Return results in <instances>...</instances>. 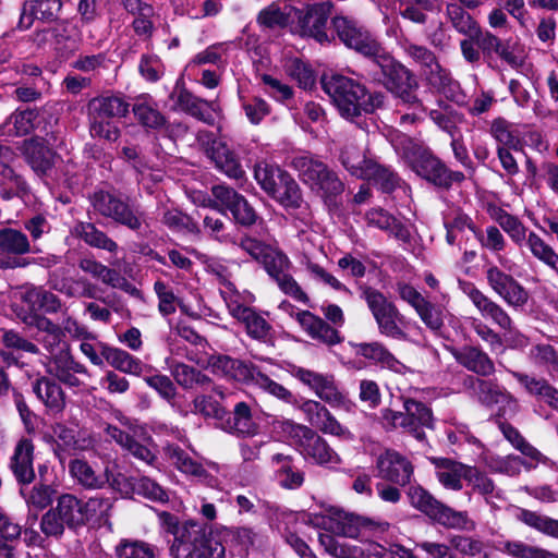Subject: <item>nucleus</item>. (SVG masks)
I'll return each instance as SVG.
<instances>
[{
    "instance_id": "nucleus-1",
    "label": "nucleus",
    "mask_w": 558,
    "mask_h": 558,
    "mask_svg": "<svg viewBox=\"0 0 558 558\" xmlns=\"http://www.w3.org/2000/svg\"><path fill=\"white\" fill-rule=\"evenodd\" d=\"M332 26L347 47L371 58L380 68L386 86L392 94L403 104L416 105L422 109V102L415 94L418 85L413 73L386 52L368 31L343 16L335 17Z\"/></svg>"
},
{
    "instance_id": "nucleus-2",
    "label": "nucleus",
    "mask_w": 558,
    "mask_h": 558,
    "mask_svg": "<svg viewBox=\"0 0 558 558\" xmlns=\"http://www.w3.org/2000/svg\"><path fill=\"white\" fill-rule=\"evenodd\" d=\"M322 86L341 117L348 120L373 112L384 105L381 93L368 94L364 85L341 74L324 75Z\"/></svg>"
},
{
    "instance_id": "nucleus-3",
    "label": "nucleus",
    "mask_w": 558,
    "mask_h": 558,
    "mask_svg": "<svg viewBox=\"0 0 558 558\" xmlns=\"http://www.w3.org/2000/svg\"><path fill=\"white\" fill-rule=\"evenodd\" d=\"M392 145L417 175L436 186L449 189L453 183H461L465 179L463 172L450 170L428 148L417 145L404 135L393 141Z\"/></svg>"
},
{
    "instance_id": "nucleus-4",
    "label": "nucleus",
    "mask_w": 558,
    "mask_h": 558,
    "mask_svg": "<svg viewBox=\"0 0 558 558\" xmlns=\"http://www.w3.org/2000/svg\"><path fill=\"white\" fill-rule=\"evenodd\" d=\"M213 373L238 381L251 383L264 392L286 403H292L293 393L270 378L260 367L246 364L245 362L232 359L227 355H214L208 360Z\"/></svg>"
},
{
    "instance_id": "nucleus-5",
    "label": "nucleus",
    "mask_w": 558,
    "mask_h": 558,
    "mask_svg": "<svg viewBox=\"0 0 558 558\" xmlns=\"http://www.w3.org/2000/svg\"><path fill=\"white\" fill-rule=\"evenodd\" d=\"M170 553L173 558H223L225 546L207 536L199 523L186 521L174 531Z\"/></svg>"
},
{
    "instance_id": "nucleus-6",
    "label": "nucleus",
    "mask_w": 558,
    "mask_h": 558,
    "mask_svg": "<svg viewBox=\"0 0 558 558\" xmlns=\"http://www.w3.org/2000/svg\"><path fill=\"white\" fill-rule=\"evenodd\" d=\"M314 522L326 531L350 538L364 537L369 533H383L389 529V523L386 521L362 517L338 507H329L326 514L316 515Z\"/></svg>"
},
{
    "instance_id": "nucleus-7",
    "label": "nucleus",
    "mask_w": 558,
    "mask_h": 558,
    "mask_svg": "<svg viewBox=\"0 0 558 558\" xmlns=\"http://www.w3.org/2000/svg\"><path fill=\"white\" fill-rule=\"evenodd\" d=\"M290 166L299 172L302 181L320 197L327 198L343 192L344 185L338 174L326 163L308 153L292 157Z\"/></svg>"
},
{
    "instance_id": "nucleus-8",
    "label": "nucleus",
    "mask_w": 558,
    "mask_h": 558,
    "mask_svg": "<svg viewBox=\"0 0 558 558\" xmlns=\"http://www.w3.org/2000/svg\"><path fill=\"white\" fill-rule=\"evenodd\" d=\"M403 411L386 409L383 412L384 423L391 428H401L415 439H425V428H434V415L432 409L413 398H402Z\"/></svg>"
},
{
    "instance_id": "nucleus-9",
    "label": "nucleus",
    "mask_w": 558,
    "mask_h": 558,
    "mask_svg": "<svg viewBox=\"0 0 558 558\" xmlns=\"http://www.w3.org/2000/svg\"><path fill=\"white\" fill-rule=\"evenodd\" d=\"M409 498L415 509L447 529L470 530L474 527L466 511H457L446 506L421 486L411 487Z\"/></svg>"
},
{
    "instance_id": "nucleus-10",
    "label": "nucleus",
    "mask_w": 558,
    "mask_h": 558,
    "mask_svg": "<svg viewBox=\"0 0 558 558\" xmlns=\"http://www.w3.org/2000/svg\"><path fill=\"white\" fill-rule=\"evenodd\" d=\"M290 374L332 408L345 411L352 409L353 403L350 401L347 393L338 388L332 374L318 373L296 365L291 366Z\"/></svg>"
},
{
    "instance_id": "nucleus-11",
    "label": "nucleus",
    "mask_w": 558,
    "mask_h": 558,
    "mask_svg": "<svg viewBox=\"0 0 558 558\" xmlns=\"http://www.w3.org/2000/svg\"><path fill=\"white\" fill-rule=\"evenodd\" d=\"M362 298L365 300L381 335L393 339L405 337L401 326L404 319L403 315L380 291L366 287L362 291Z\"/></svg>"
},
{
    "instance_id": "nucleus-12",
    "label": "nucleus",
    "mask_w": 558,
    "mask_h": 558,
    "mask_svg": "<svg viewBox=\"0 0 558 558\" xmlns=\"http://www.w3.org/2000/svg\"><path fill=\"white\" fill-rule=\"evenodd\" d=\"M90 204L96 213L110 218L126 228L138 231L143 226V213L133 209L117 195L107 191H96L90 197Z\"/></svg>"
},
{
    "instance_id": "nucleus-13",
    "label": "nucleus",
    "mask_w": 558,
    "mask_h": 558,
    "mask_svg": "<svg viewBox=\"0 0 558 558\" xmlns=\"http://www.w3.org/2000/svg\"><path fill=\"white\" fill-rule=\"evenodd\" d=\"M47 373L71 389L83 390L90 379L87 367L76 361L69 349H61L51 355L46 364Z\"/></svg>"
},
{
    "instance_id": "nucleus-14",
    "label": "nucleus",
    "mask_w": 558,
    "mask_h": 558,
    "mask_svg": "<svg viewBox=\"0 0 558 558\" xmlns=\"http://www.w3.org/2000/svg\"><path fill=\"white\" fill-rule=\"evenodd\" d=\"M197 142L219 171L235 180L242 179L245 175V171L236 155L225 142L216 138L214 133L199 131L197 133Z\"/></svg>"
},
{
    "instance_id": "nucleus-15",
    "label": "nucleus",
    "mask_w": 558,
    "mask_h": 558,
    "mask_svg": "<svg viewBox=\"0 0 558 558\" xmlns=\"http://www.w3.org/2000/svg\"><path fill=\"white\" fill-rule=\"evenodd\" d=\"M211 194L214 202L209 203V207L223 213V209L232 214L234 221L241 226L250 227L257 220V214L248 201L235 190L227 185H214Z\"/></svg>"
},
{
    "instance_id": "nucleus-16",
    "label": "nucleus",
    "mask_w": 558,
    "mask_h": 558,
    "mask_svg": "<svg viewBox=\"0 0 558 558\" xmlns=\"http://www.w3.org/2000/svg\"><path fill=\"white\" fill-rule=\"evenodd\" d=\"M54 437V454L63 463L66 454H76L94 448L95 440L90 433L78 427H70L63 423L52 426Z\"/></svg>"
},
{
    "instance_id": "nucleus-17",
    "label": "nucleus",
    "mask_w": 558,
    "mask_h": 558,
    "mask_svg": "<svg viewBox=\"0 0 558 558\" xmlns=\"http://www.w3.org/2000/svg\"><path fill=\"white\" fill-rule=\"evenodd\" d=\"M375 468L379 478L399 486L409 484L413 475L411 461L393 449L381 452L376 459Z\"/></svg>"
},
{
    "instance_id": "nucleus-18",
    "label": "nucleus",
    "mask_w": 558,
    "mask_h": 558,
    "mask_svg": "<svg viewBox=\"0 0 558 558\" xmlns=\"http://www.w3.org/2000/svg\"><path fill=\"white\" fill-rule=\"evenodd\" d=\"M50 284L52 289L69 298L94 299L109 307L114 306V294L102 295V289L86 277H70L58 280L51 275Z\"/></svg>"
},
{
    "instance_id": "nucleus-19",
    "label": "nucleus",
    "mask_w": 558,
    "mask_h": 558,
    "mask_svg": "<svg viewBox=\"0 0 558 558\" xmlns=\"http://www.w3.org/2000/svg\"><path fill=\"white\" fill-rule=\"evenodd\" d=\"M462 292L470 299L483 318L490 319L501 329H509L512 319L509 314L495 301L484 294L472 282L460 281Z\"/></svg>"
},
{
    "instance_id": "nucleus-20",
    "label": "nucleus",
    "mask_w": 558,
    "mask_h": 558,
    "mask_svg": "<svg viewBox=\"0 0 558 558\" xmlns=\"http://www.w3.org/2000/svg\"><path fill=\"white\" fill-rule=\"evenodd\" d=\"M462 292L470 299L483 318L490 319L501 329H509L512 319L509 314L495 301L484 294L472 282L460 281Z\"/></svg>"
},
{
    "instance_id": "nucleus-21",
    "label": "nucleus",
    "mask_w": 558,
    "mask_h": 558,
    "mask_svg": "<svg viewBox=\"0 0 558 558\" xmlns=\"http://www.w3.org/2000/svg\"><path fill=\"white\" fill-rule=\"evenodd\" d=\"M330 3H318L308 7L305 11L298 10V26L302 36L315 38L319 43L328 41L326 24L331 10Z\"/></svg>"
},
{
    "instance_id": "nucleus-22",
    "label": "nucleus",
    "mask_w": 558,
    "mask_h": 558,
    "mask_svg": "<svg viewBox=\"0 0 558 558\" xmlns=\"http://www.w3.org/2000/svg\"><path fill=\"white\" fill-rule=\"evenodd\" d=\"M22 154L33 171L39 177L48 175L59 158L41 137L25 140Z\"/></svg>"
},
{
    "instance_id": "nucleus-23",
    "label": "nucleus",
    "mask_w": 558,
    "mask_h": 558,
    "mask_svg": "<svg viewBox=\"0 0 558 558\" xmlns=\"http://www.w3.org/2000/svg\"><path fill=\"white\" fill-rule=\"evenodd\" d=\"M232 317L242 323L246 333L258 341H266L271 335V325L254 308L244 306L240 300L229 301L227 305Z\"/></svg>"
},
{
    "instance_id": "nucleus-24",
    "label": "nucleus",
    "mask_w": 558,
    "mask_h": 558,
    "mask_svg": "<svg viewBox=\"0 0 558 558\" xmlns=\"http://www.w3.org/2000/svg\"><path fill=\"white\" fill-rule=\"evenodd\" d=\"M69 473L72 480L86 489H101L107 484L116 485V480L107 466L104 472H97L85 459L75 458L69 462Z\"/></svg>"
},
{
    "instance_id": "nucleus-25",
    "label": "nucleus",
    "mask_w": 558,
    "mask_h": 558,
    "mask_svg": "<svg viewBox=\"0 0 558 558\" xmlns=\"http://www.w3.org/2000/svg\"><path fill=\"white\" fill-rule=\"evenodd\" d=\"M163 452L169 463L180 472L194 476L210 486L216 484L214 476L208 474L206 469L180 446L175 444H168L163 448Z\"/></svg>"
},
{
    "instance_id": "nucleus-26",
    "label": "nucleus",
    "mask_w": 558,
    "mask_h": 558,
    "mask_svg": "<svg viewBox=\"0 0 558 558\" xmlns=\"http://www.w3.org/2000/svg\"><path fill=\"white\" fill-rule=\"evenodd\" d=\"M220 428L239 437H254L258 434L259 425L253 418L251 407L241 401L234 405L232 412L227 411Z\"/></svg>"
},
{
    "instance_id": "nucleus-27",
    "label": "nucleus",
    "mask_w": 558,
    "mask_h": 558,
    "mask_svg": "<svg viewBox=\"0 0 558 558\" xmlns=\"http://www.w3.org/2000/svg\"><path fill=\"white\" fill-rule=\"evenodd\" d=\"M300 451L306 458L319 465L338 464V453L317 435L313 429H306L302 439L299 440Z\"/></svg>"
},
{
    "instance_id": "nucleus-28",
    "label": "nucleus",
    "mask_w": 558,
    "mask_h": 558,
    "mask_svg": "<svg viewBox=\"0 0 558 558\" xmlns=\"http://www.w3.org/2000/svg\"><path fill=\"white\" fill-rule=\"evenodd\" d=\"M34 445L28 438H21L10 459V470L20 484H29L35 478L33 465Z\"/></svg>"
},
{
    "instance_id": "nucleus-29",
    "label": "nucleus",
    "mask_w": 558,
    "mask_h": 558,
    "mask_svg": "<svg viewBox=\"0 0 558 558\" xmlns=\"http://www.w3.org/2000/svg\"><path fill=\"white\" fill-rule=\"evenodd\" d=\"M511 374L531 397L558 411V388L549 384L545 378L520 372H511Z\"/></svg>"
},
{
    "instance_id": "nucleus-30",
    "label": "nucleus",
    "mask_w": 558,
    "mask_h": 558,
    "mask_svg": "<svg viewBox=\"0 0 558 558\" xmlns=\"http://www.w3.org/2000/svg\"><path fill=\"white\" fill-rule=\"evenodd\" d=\"M296 320L302 329L314 340L326 345H333L341 342L339 331L328 325L323 318L308 311L298 313Z\"/></svg>"
},
{
    "instance_id": "nucleus-31",
    "label": "nucleus",
    "mask_w": 558,
    "mask_h": 558,
    "mask_svg": "<svg viewBox=\"0 0 558 558\" xmlns=\"http://www.w3.org/2000/svg\"><path fill=\"white\" fill-rule=\"evenodd\" d=\"M78 267L85 274L90 275L94 279H98L104 284L113 289H121L125 292L136 291L132 283L122 277L118 270L110 268L94 258H81Z\"/></svg>"
},
{
    "instance_id": "nucleus-32",
    "label": "nucleus",
    "mask_w": 558,
    "mask_h": 558,
    "mask_svg": "<svg viewBox=\"0 0 558 558\" xmlns=\"http://www.w3.org/2000/svg\"><path fill=\"white\" fill-rule=\"evenodd\" d=\"M98 350L106 362L114 369L134 376H141L147 368L140 359L129 352L98 342Z\"/></svg>"
},
{
    "instance_id": "nucleus-33",
    "label": "nucleus",
    "mask_w": 558,
    "mask_h": 558,
    "mask_svg": "<svg viewBox=\"0 0 558 558\" xmlns=\"http://www.w3.org/2000/svg\"><path fill=\"white\" fill-rule=\"evenodd\" d=\"M364 218L368 227L388 232L403 243L411 240L410 229L384 208H372L365 213Z\"/></svg>"
},
{
    "instance_id": "nucleus-34",
    "label": "nucleus",
    "mask_w": 558,
    "mask_h": 558,
    "mask_svg": "<svg viewBox=\"0 0 558 558\" xmlns=\"http://www.w3.org/2000/svg\"><path fill=\"white\" fill-rule=\"evenodd\" d=\"M275 478L286 489H298L304 483V473L293 464V458L283 453H274L270 458Z\"/></svg>"
},
{
    "instance_id": "nucleus-35",
    "label": "nucleus",
    "mask_w": 558,
    "mask_h": 558,
    "mask_svg": "<svg viewBox=\"0 0 558 558\" xmlns=\"http://www.w3.org/2000/svg\"><path fill=\"white\" fill-rule=\"evenodd\" d=\"M172 98L181 110L205 123L213 124L214 117L209 110H216V101L201 99L184 88L174 93Z\"/></svg>"
},
{
    "instance_id": "nucleus-36",
    "label": "nucleus",
    "mask_w": 558,
    "mask_h": 558,
    "mask_svg": "<svg viewBox=\"0 0 558 558\" xmlns=\"http://www.w3.org/2000/svg\"><path fill=\"white\" fill-rule=\"evenodd\" d=\"M354 353L362 356L373 364L400 372L403 365L395 357V355L380 342H360L351 343Z\"/></svg>"
},
{
    "instance_id": "nucleus-37",
    "label": "nucleus",
    "mask_w": 558,
    "mask_h": 558,
    "mask_svg": "<svg viewBox=\"0 0 558 558\" xmlns=\"http://www.w3.org/2000/svg\"><path fill=\"white\" fill-rule=\"evenodd\" d=\"M454 357L459 364L477 375L489 376L495 372L494 362L478 347L465 345L454 352Z\"/></svg>"
},
{
    "instance_id": "nucleus-38",
    "label": "nucleus",
    "mask_w": 558,
    "mask_h": 558,
    "mask_svg": "<svg viewBox=\"0 0 558 558\" xmlns=\"http://www.w3.org/2000/svg\"><path fill=\"white\" fill-rule=\"evenodd\" d=\"M375 159L367 156L366 150L357 144H347L340 154L341 165L357 179H364Z\"/></svg>"
},
{
    "instance_id": "nucleus-39",
    "label": "nucleus",
    "mask_w": 558,
    "mask_h": 558,
    "mask_svg": "<svg viewBox=\"0 0 558 558\" xmlns=\"http://www.w3.org/2000/svg\"><path fill=\"white\" fill-rule=\"evenodd\" d=\"M471 388L473 396L486 407L515 403V399L494 381L476 378L472 380Z\"/></svg>"
},
{
    "instance_id": "nucleus-40",
    "label": "nucleus",
    "mask_w": 558,
    "mask_h": 558,
    "mask_svg": "<svg viewBox=\"0 0 558 558\" xmlns=\"http://www.w3.org/2000/svg\"><path fill=\"white\" fill-rule=\"evenodd\" d=\"M165 363L175 383L183 389H192L195 386L205 387L211 383V379L201 371L172 357H167Z\"/></svg>"
},
{
    "instance_id": "nucleus-41",
    "label": "nucleus",
    "mask_w": 558,
    "mask_h": 558,
    "mask_svg": "<svg viewBox=\"0 0 558 558\" xmlns=\"http://www.w3.org/2000/svg\"><path fill=\"white\" fill-rule=\"evenodd\" d=\"M436 476L439 483L447 489L461 490L462 480H466L469 465L451 459H438L435 461Z\"/></svg>"
},
{
    "instance_id": "nucleus-42",
    "label": "nucleus",
    "mask_w": 558,
    "mask_h": 558,
    "mask_svg": "<svg viewBox=\"0 0 558 558\" xmlns=\"http://www.w3.org/2000/svg\"><path fill=\"white\" fill-rule=\"evenodd\" d=\"M107 435L114 440L117 444H119L124 450H126L130 454H132L134 458L147 463L151 464L156 456L151 451V449L145 445L137 441L133 436L130 434L121 430L117 426L109 425L106 428Z\"/></svg>"
},
{
    "instance_id": "nucleus-43",
    "label": "nucleus",
    "mask_w": 558,
    "mask_h": 558,
    "mask_svg": "<svg viewBox=\"0 0 558 558\" xmlns=\"http://www.w3.org/2000/svg\"><path fill=\"white\" fill-rule=\"evenodd\" d=\"M33 390L37 398L52 411L60 412L63 410L65 405L64 392L52 378H38L33 385Z\"/></svg>"
},
{
    "instance_id": "nucleus-44",
    "label": "nucleus",
    "mask_w": 558,
    "mask_h": 558,
    "mask_svg": "<svg viewBox=\"0 0 558 558\" xmlns=\"http://www.w3.org/2000/svg\"><path fill=\"white\" fill-rule=\"evenodd\" d=\"M0 251L7 256L23 258V255L32 252V246L25 233L7 227L0 229Z\"/></svg>"
},
{
    "instance_id": "nucleus-45",
    "label": "nucleus",
    "mask_w": 558,
    "mask_h": 558,
    "mask_svg": "<svg viewBox=\"0 0 558 558\" xmlns=\"http://www.w3.org/2000/svg\"><path fill=\"white\" fill-rule=\"evenodd\" d=\"M446 15L452 27L461 35L472 39L480 36V25L473 16L458 3H448Z\"/></svg>"
},
{
    "instance_id": "nucleus-46",
    "label": "nucleus",
    "mask_w": 558,
    "mask_h": 558,
    "mask_svg": "<svg viewBox=\"0 0 558 558\" xmlns=\"http://www.w3.org/2000/svg\"><path fill=\"white\" fill-rule=\"evenodd\" d=\"M53 509L69 527L80 526L85 523L83 504L72 494L61 495L57 499V506Z\"/></svg>"
},
{
    "instance_id": "nucleus-47",
    "label": "nucleus",
    "mask_w": 558,
    "mask_h": 558,
    "mask_svg": "<svg viewBox=\"0 0 558 558\" xmlns=\"http://www.w3.org/2000/svg\"><path fill=\"white\" fill-rule=\"evenodd\" d=\"M75 234L92 247L116 253L119 248L116 241L89 222H80L74 228Z\"/></svg>"
},
{
    "instance_id": "nucleus-48",
    "label": "nucleus",
    "mask_w": 558,
    "mask_h": 558,
    "mask_svg": "<svg viewBox=\"0 0 558 558\" xmlns=\"http://www.w3.org/2000/svg\"><path fill=\"white\" fill-rule=\"evenodd\" d=\"M133 113L137 121L148 129H160L165 125L166 119L158 110L157 105L150 97H138L133 105Z\"/></svg>"
},
{
    "instance_id": "nucleus-49",
    "label": "nucleus",
    "mask_w": 558,
    "mask_h": 558,
    "mask_svg": "<svg viewBox=\"0 0 558 558\" xmlns=\"http://www.w3.org/2000/svg\"><path fill=\"white\" fill-rule=\"evenodd\" d=\"M129 104L120 96H100L93 98L88 110L104 118H122L129 112Z\"/></svg>"
},
{
    "instance_id": "nucleus-50",
    "label": "nucleus",
    "mask_w": 558,
    "mask_h": 558,
    "mask_svg": "<svg viewBox=\"0 0 558 558\" xmlns=\"http://www.w3.org/2000/svg\"><path fill=\"white\" fill-rule=\"evenodd\" d=\"M287 175L288 172L267 162H259L255 166L254 177L257 183L271 197L279 190L284 181L283 178Z\"/></svg>"
},
{
    "instance_id": "nucleus-51",
    "label": "nucleus",
    "mask_w": 558,
    "mask_h": 558,
    "mask_svg": "<svg viewBox=\"0 0 558 558\" xmlns=\"http://www.w3.org/2000/svg\"><path fill=\"white\" fill-rule=\"evenodd\" d=\"M231 266H235L231 264ZM230 265L226 264L218 259H211L207 263L206 269L208 272L213 274L218 278L222 288L220 289V294L223 298L226 304H229V301L240 299L239 292L231 281L232 271L230 269Z\"/></svg>"
},
{
    "instance_id": "nucleus-52",
    "label": "nucleus",
    "mask_w": 558,
    "mask_h": 558,
    "mask_svg": "<svg viewBox=\"0 0 558 558\" xmlns=\"http://www.w3.org/2000/svg\"><path fill=\"white\" fill-rule=\"evenodd\" d=\"M515 518L543 534L558 538V520L556 519L523 508L518 509Z\"/></svg>"
},
{
    "instance_id": "nucleus-53",
    "label": "nucleus",
    "mask_w": 558,
    "mask_h": 558,
    "mask_svg": "<svg viewBox=\"0 0 558 558\" xmlns=\"http://www.w3.org/2000/svg\"><path fill=\"white\" fill-rule=\"evenodd\" d=\"M421 74L432 88L440 93L452 92L458 85L450 71L444 68L438 59Z\"/></svg>"
},
{
    "instance_id": "nucleus-54",
    "label": "nucleus",
    "mask_w": 558,
    "mask_h": 558,
    "mask_svg": "<svg viewBox=\"0 0 558 558\" xmlns=\"http://www.w3.org/2000/svg\"><path fill=\"white\" fill-rule=\"evenodd\" d=\"M24 300L34 311H44L46 313H57L62 305L56 294L41 287L27 290L24 294Z\"/></svg>"
},
{
    "instance_id": "nucleus-55",
    "label": "nucleus",
    "mask_w": 558,
    "mask_h": 558,
    "mask_svg": "<svg viewBox=\"0 0 558 558\" xmlns=\"http://www.w3.org/2000/svg\"><path fill=\"white\" fill-rule=\"evenodd\" d=\"M37 113L34 110L15 111L2 125V133L8 136H23L34 129Z\"/></svg>"
},
{
    "instance_id": "nucleus-56",
    "label": "nucleus",
    "mask_w": 558,
    "mask_h": 558,
    "mask_svg": "<svg viewBox=\"0 0 558 558\" xmlns=\"http://www.w3.org/2000/svg\"><path fill=\"white\" fill-rule=\"evenodd\" d=\"M193 413L202 415L204 418H211L217 422L220 428L221 423L227 416V410L213 396L198 395L193 399Z\"/></svg>"
},
{
    "instance_id": "nucleus-57",
    "label": "nucleus",
    "mask_w": 558,
    "mask_h": 558,
    "mask_svg": "<svg viewBox=\"0 0 558 558\" xmlns=\"http://www.w3.org/2000/svg\"><path fill=\"white\" fill-rule=\"evenodd\" d=\"M500 429L505 438L522 454L531 458L535 462L545 461V457L542 452L527 442L515 427L510 424L502 423L500 424Z\"/></svg>"
},
{
    "instance_id": "nucleus-58",
    "label": "nucleus",
    "mask_w": 558,
    "mask_h": 558,
    "mask_svg": "<svg viewBox=\"0 0 558 558\" xmlns=\"http://www.w3.org/2000/svg\"><path fill=\"white\" fill-rule=\"evenodd\" d=\"M493 218L514 243L522 244V242L527 238L526 229L523 223L506 210L501 208L496 209Z\"/></svg>"
},
{
    "instance_id": "nucleus-59",
    "label": "nucleus",
    "mask_w": 558,
    "mask_h": 558,
    "mask_svg": "<svg viewBox=\"0 0 558 558\" xmlns=\"http://www.w3.org/2000/svg\"><path fill=\"white\" fill-rule=\"evenodd\" d=\"M363 180L373 181L385 193H391L399 185V177L389 167L374 160L367 175Z\"/></svg>"
},
{
    "instance_id": "nucleus-60",
    "label": "nucleus",
    "mask_w": 558,
    "mask_h": 558,
    "mask_svg": "<svg viewBox=\"0 0 558 558\" xmlns=\"http://www.w3.org/2000/svg\"><path fill=\"white\" fill-rule=\"evenodd\" d=\"M527 246L533 256L545 265L550 267L553 270L558 272V254L544 242L536 233L530 232L526 238Z\"/></svg>"
},
{
    "instance_id": "nucleus-61",
    "label": "nucleus",
    "mask_w": 558,
    "mask_h": 558,
    "mask_svg": "<svg viewBox=\"0 0 558 558\" xmlns=\"http://www.w3.org/2000/svg\"><path fill=\"white\" fill-rule=\"evenodd\" d=\"M161 222L174 232L195 233L198 230L196 222L190 216L175 208L163 209Z\"/></svg>"
},
{
    "instance_id": "nucleus-62",
    "label": "nucleus",
    "mask_w": 558,
    "mask_h": 558,
    "mask_svg": "<svg viewBox=\"0 0 558 558\" xmlns=\"http://www.w3.org/2000/svg\"><path fill=\"white\" fill-rule=\"evenodd\" d=\"M405 8L400 11V15L414 24H426L427 12L435 10L437 0H404Z\"/></svg>"
},
{
    "instance_id": "nucleus-63",
    "label": "nucleus",
    "mask_w": 558,
    "mask_h": 558,
    "mask_svg": "<svg viewBox=\"0 0 558 558\" xmlns=\"http://www.w3.org/2000/svg\"><path fill=\"white\" fill-rule=\"evenodd\" d=\"M118 558H155V548L143 541L121 539L116 547Z\"/></svg>"
},
{
    "instance_id": "nucleus-64",
    "label": "nucleus",
    "mask_w": 558,
    "mask_h": 558,
    "mask_svg": "<svg viewBox=\"0 0 558 558\" xmlns=\"http://www.w3.org/2000/svg\"><path fill=\"white\" fill-rule=\"evenodd\" d=\"M283 180V183L280 185L279 190H277L272 198L287 208L299 207L302 196L298 183L289 173Z\"/></svg>"
}]
</instances>
